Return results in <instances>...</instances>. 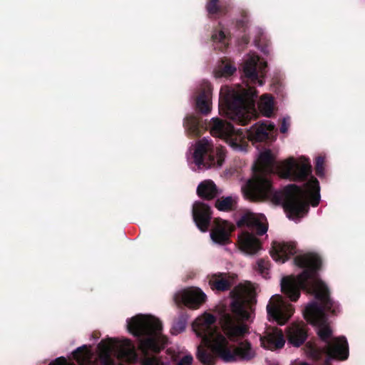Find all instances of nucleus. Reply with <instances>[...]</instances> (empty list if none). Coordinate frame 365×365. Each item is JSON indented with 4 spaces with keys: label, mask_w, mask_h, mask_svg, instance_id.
<instances>
[{
    "label": "nucleus",
    "mask_w": 365,
    "mask_h": 365,
    "mask_svg": "<svg viewBox=\"0 0 365 365\" xmlns=\"http://www.w3.org/2000/svg\"><path fill=\"white\" fill-rule=\"evenodd\" d=\"M227 36L223 31H219L212 34V38L215 42L221 43L220 49L223 51L228 46V43L226 41Z\"/></svg>",
    "instance_id": "obj_33"
},
{
    "label": "nucleus",
    "mask_w": 365,
    "mask_h": 365,
    "mask_svg": "<svg viewBox=\"0 0 365 365\" xmlns=\"http://www.w3.org/2000/svg\"><path fill=\"white\" fill-rule=\"evenodd\" d=\"M274 163V158L270 150L259 154L257 162L252 168L255 175L243 188L247 198L252 201H260L272 195V185L267 175L272 172Z\"/></svg>",
    "instance_id": "obj_7"
},
{
    "label": "nucleus",
    "mask_w": 365,
    "mask_h": 365,
    "mask_svg": "<svg viewBox=\"0 0 365 365\" xmlns=\"http://www.w3.org/2000/svg\"><path fill=\"white\" fill-rule=\"evenodd\" d=\"M198 169L221 167L225 161V151L222 148H214L211 140L204 138L195 144L192 155Z\"/></svg>",
    "instance_id": "obj_9"
},
{
    "label": "nucleus",
    "mask_w": 365,
    "mask_h": 365,
    "mask_svg": "<svg viewBox=\"0 0 365 365\" xmlns=\"http://www.w3.org/2000/svg\"><path fill=\"white\" fill-rule=\"evenodd\" d=\"M238 245L240 250L248 255H255L261 249L259 240L248 231L242 232L238 236Z\"/></svg>",
    "instance_id": "obj_19"
},
{
    "label": "nucleus",
    "mask_w": 365,
    "mask_h": 365,
    "mask_svg": "<svg viewBox=\"0 0 365 365\" xmlns=\"http://www.w3.org/2000/svg\"><path fill=\"white\" fill-rule=\"evenodd\" d=\"M259 108L264 115L268 118L271 117L274 110L273 98L267 94L263 95L261 98Z\"/></svg>",
    "instance_id": "obj_31"
},
{
    "label": "nucleus",
    "mask_w": 365,
    "mask_h": 365,
    "mask_svg": "<svg viewBox=\"0 0 365 365\" xmlns=\"http://www.w3.org/2000/svg\"><path fill=\"white\" fill-rule=\"evenodd\" d=\"M232 299L231 309L234 315L225 313L220 322L225 333L231 339L244 336L249 327L242 321H249L257 302L255 298L247 293L245 287L237 285L230 292Z\"/></svg>",
    "instance_id": "obj_4"
},
{
    "label": "nucleus",
    "mask_w": 365,
    "mask_h": 365,
    "mask_svg": "<svg viewBox=\"0 0 365 365\" xmlns=\"http://www.w3.org/2000/svg\"><path fill=\"white\" fill-rule=\"evenodd\" d=\"M73 357L78 365H88L91 360V353L86 345L77 348L73 352Z\"/></svg>",
    "instance_id": "obj_30"
},
{
    "label": "nucleus",
    "mask_w": 365,
    "mask_h": 365,
    "mask_svg": "<svg viewBox=\"0 0 365 365\" xmlns=\"http://www.w3.org/2000/svg\"><path fill=\"white\" fill-rule=\"evenodd\" d=\"M121 351L123 354L135 355L134 348L130 339H124L120 344Z\"/></svg>",
    "instance_id": "obj_36"
},
{
    "label": "nucleus",
    "mask_w": 365,
    "mask_h": 365,
    "mask_svg": "<svg viewBox=\"0 0 365 365\" xmlns=\"http://www.w3.org/2000/svg\"><path fill=\"white\" fill-rule=\"evenodd\" d=\"M287 336L289 344L295 347H299L308 337L306 324L302 322L292 323L287 328Z\"/></svg>",
    "instance_id": "obj_17"
},
{
    "label": "nucleus",
    "mask_w": 365,
    "mask_h": 365,
    "mask_svg": "<svg viewBox=\"0 0 365 365\" xmlns=\"http://www.w3.org/2000/svg\"><path fill=\"white\" fill-rule=\"evenodd\" d=\"M215 322L216 318L212 314H205L192 323V329L197 336L204 340H210V351L201 345L197 346L196 356L203 365H213L215 357L225 362H232L237 359L250 360L254 356L250 342H242L237 346H234L230 345L222 334L214 336L215 330L212 326Z\"/></svg>",
    "instance_id": "obj_3"
},
{
    "label": "nucleus",
    "mask_w": 365,
    "mask_h": 365,
    "mask_svg": "<svg viewBox=\"0 0 365 365\" xmlns=\"http://www.w3.org/2000/svg\"><path fill=\"white\" fill-rule=\"evenodd\" d=\"M208 128L212 135L225 139L235 150H242L245 135L242 130H236L232 123L220 118H212Z\"/></svg>",
    "instance_id": "obj_10"
},
{
    "label": "nucleus",
    "mask_w": 365,
    "mask_h": 365,
    "mask_svg": "<svg viewBox=\"0 0 365 365\" xmlns=\"http://www.w3.org/2000/svg\"><path fill=\"white\" fill-rule=\"evenodd\" d=\"M193 220L201 232H207L210 225L212 211L210 206L202 202H195L192 206Z\"/></svg>",
    "instance_id": "obj_15"
},
{
    "label": "nucleus",
    "mask_w": 365,
    "mask_h": 365,
    "mask_svg": "<svg viewBox=\"0 0 365 365\" xmlns=\"http://www.w3.org/2000/svg\"><path fill=\"white\" fill-rule=\"evenodd\" d=\"M143 365H160L155 358H147L143 361Z\"/></svg>",
    "instance_id": "obj_40"
},
{
    "label": "nucleus",
    "mask_w": 365,
    "mask_h": 365,
    "mask_svg": "<svg viewBox=\"0 0 365 365\" xmlns=\"http://www.w3.org/2000/svg\"><path fill=\"white\" fill-rule=\"evenodd\" d=\"M282 178L297 182H304V188L295 184L287 185L283 190V207L289 219L303 216L309 210V203L317 207L320 202L319 180L312 175V167L308 158L302 157L299 162L289 158L279 167Z\"/></svg>",
    "instance_id": "obj_2"
},
{
    "label": "nucleus",
    "mask_w": 365,
    "mask_h": 365,
    "mask_svg": "<svg viewBox=\"0 0 365 365\" xmlns=\"http://www.w3.org/2000/svg\"><path fill=\"white\" fill-rule=\"evenodd\" d=\"M183 125L188 135L194 137H200L206 129L202 120L194 115L187 116Z\"/></svg>",
    "instance_id": "obj_25"
},
{
    "label": "nucleus",
    "mask_w": 365,
    "mask_h": 365,
    "mask_svg": "<svg viewBox=\"0 0 365 365\" xmlns=\"http://www.w3.org/2000/svg\"><path fill=\"white\" fill-rule=\"evenodd\" d=\"M189 315L185 309L180 311L178 316L174 319L173 327L170 329V333L173 335H178V334L185 330Z\"/></svg>",
    "instance_id": "obj_28"
},
{
    "label": "nucleus",
    "mask_w": 365,
    "mask_h": 365,
    "mask_svg": "<svg viewBox=\"0 0 365 365\" xmlns=\"http://www.w3.org/2000/svg\"><path fill=\"white\" fill-rule=\"evenodd\" d=\"M257 270L264 277L268 274V270L270 267V262L269 260L264 259H260L257 261Z\"/></svg>",
    "instance_id": "obj_35"
},
{
    "label": "nucleus",
    "mask_w": 365,
    "mask_h": 365,
    "mask_svg": "<svg viewBox=\"0 0 365 365\" xmlns=\"http://www.w3.org/2000/svg\"><path fill=\"white\" fill-rule=\"evenodd\" d=\"M267 315L279 325H284L293 315L294 307L282 296H273L267 305Z\"/></svg>",
    "instance_id": "obj_11"
},
{
    "label": "nucleus",
    "mask_w": 365,
    "mask_h": 365,
    "mask_svg": "<svg viewBox=\"0 0 365 365\" xmlns=\"http://www.w3.org/2000/svg\"><path fill=\"white\" fill-rule=\"evenodd\" d=\"M257 91L254 86L235 90L222 86L220 92L219 111L221 115L241 125H247L251 120L249 110L255 107Z\"/></svg>",
    "instance_id": "obj_5"
},
{
    "label": "nucleus",
    "mask_w": 365,
    "mask_h": 365,
    "mask_svg": "<svg viewBox=\"0 0 365 365\" xmlns=\"http://www.w3.org/2000/svg\"><path fill=\"white\" fill-rule=\"evenodd\" d=\"M234 230V227L229 222L223 220L217 223L211 230L212 240L219 245H225L230 243V235Z\"/></svg>",
    "instance_id": "obj_18"
},
{
    "label": "nucleus",
    "mask_w": 365,
    "mask_h": 365,
    "mask_svg": "<svg viewBox=\"0 0 365 365\" xmlns=\"http://www.w3.org/2000/svg\"><path fill=\"white\" fill-rule=\"evenodd\" d=\"M236 71V67L231 63L222 61L217 74L220 77H228Z\"/></svg>",
    "instance_id": "obj_32"
},
{
    "label": "nucleus",
    "mask_w": 365,
    "mask_h": 365,
    "mask_svg": "<svg viewBox=\"0 0 365 365\" xmlns=\"http://www.w3.org/2000/svg\"><path fill=\"white\" fill-rule=\"evenodd\" d=\"M193 358L192 355L188 354L183 356L178 365H192Z\"/></svg>",
    "instance_id": "obj_38"
},
{
    "label": "nucleus",
    "mask_w": 365,
    "mask_h": 365,
    "mask_svg": "<svg viewBox=\"0 0 365 365\" xmlns=\"http://www.w3.org/2000/svg\"><path fill=\"white\" fill-rule=\"evenodd\" d=\"M211 96H212V86L210 83H204L200 90L198 96L195 99L196 109L201 113L207 115L211 110Z\"/></svg>",
    "instance_id": "obj_21"
},
{
    "label": "nucleus",
    "mask_w": 365,
    "mask_h": 365,
    "mask_svg": "<svg viewBox=\"0 0 365 365\" xmlns=\"http://www.w3.org/2000/svg\"><path fill=\"white\" fill-rule=\"evenodd\" d=\"M215 207L222 212H230L237 208V199L232 197H221L215 201Z\"/></svg>",
    "instance_id": "obj_29"
},
{
    "label": "nucleus",
    "mask_w": 365,
    "mask_h": 365,
    "mask_svg": "<svg viewBox=\"0 0 365 365\" xmlns=\"http://www.w3.org/2000/svg\"><path fill=\"white\" fill-rule=\"evenodd\" d=\"M208 284L213 291L225 292L230 289L232 282L229 273L218 272L208 276Z\"/></svg>",
    "instance_id": "obj_22"
},
{
    "label": "nucleus",
    "mask_w": 365,
    "mask_h": 365,
    "mask_svg": "<svg viewBox=\"0 0 365 365\" xmlns=\"http://www.w3.org/2000/svg\"><path fill=\"white\" fill-rule=\"evenodd\" d=\"M306 349L308 356L316 361H321L325 355L324 365H331L332 360L345 361L349 356L348 341L344 336L332 338L322 347L307 342Z\"/></svg>",
    "instance_id": "obj_8"
},
{
    "label": "nucleus",
    "mask_w": 365,
    "mask_h": 365,
    "mask_svg": "<svg viewBox=\"0 0 365 365\" xmlns=\"http://www.w3.org/2000/svg\"><path fill=\"white\" fill-rule=\"evenodd\" d=\"M266 67V62L260 63L257 56H252L245 61L242 65V70L247 81L262 86Z\"/></svg>",
    "instance_id": "obj_12"
},
{
    "label": "nucleus",
    "mask_w": 365,
    "mask_h": 365,
    "mask_svg": "<svg viewBox=\"0 0 365 365\" xmlns=\"http://www.w3.org/2000/svg\"><path fill=\"white\" fill-rule=\"evenodd\" d=\"M205 8L210 17L215 18L225 15L228 11L227 5L220 0H207Z\"/></svg>",
    "instance_id": "obj_27"
},
{
    "label": "nucleus",
    "mask_w": 365,
    "mask_h": 365,
    "mask_svg": "<svg viewBox=\"0 0 365 365\" xmlns=\"http://www.w3.org/2000/svg\"><path fill=\"white\" fill-rule=\"evenodd\" d=\"M247 21L245 17L236 21L235 26L238 30L245 32L247 27Z\"/></svg>",
    "instance_id": "obj_37"
},
{
    "label": "nucleus",
    "mask_w": 365,
    "mask_h": 365,
    "mask_svg": "<svg viewBox=\"0 0 365 365\" xmlns=\"http://www.w3.org/2000/svg\"><path fill=\"white\" fill-rule=\"evenodd\" d=\"M48 365H75L73 364H68L66 358L63 356H61L55 359L53 361L51 362Z\"/></svg>",
    "instance_id": "obj_39"
},
{
    "label": "nucleus",
    "mask_w": 365,
    "mask_h": 365,
    "mask_svg": "<svg viewBox=\"0 0 365 365\" xmlns=\"http://www.w3.org/2000/svg\"><path fill=\"white\" fill-rule=\"evenodd\" d=\"M118 344V341L112 338L107 340H102L98 345L101 351V360L103 365H120L115 363L110 356V354Z\"/></svg>",
    "instance_id": "obj_24"
},
{
    "label": "nucleus",
    "mask_w": 365,
    "mask_h": 365,
    "mask_svg": "<svg viewBox=\"0 0 365 365\" xmlns=\"http://www.w3.org/2000/svg\"><path fill=\"white\" fill-rule=\"evenodd\" d=\"M297 253V247L294 242H277L272 243L270 255L272 259L278 262L284 263L290 257Z\"/></svg>",
    "instance_id": "obj_16"
},
{
    "label": "nucleus",
    "mask_w": 365,
    "mask_h": 365,
    "mask_svg": "<svg viewBox=\"0 0 365 365\" xmlns=\"http://www.w3.org/2000/svg\"><path fill=\"white\" fill-rule=\"evenodd\" d=\"M239 227H247L252 231H255L257 235L262 236L267 231L268 227L262 223L254 214L245 213L237 221Z\"/></svg>",
    "instance_id": "obj_20"
},
{
    "label": "nucleus",
    "mask_w": 365,
    "mask_h": 365,
    "mask_svg": "<svg viewBox=\"0 0 365 365\" xmlns=\"http://www.w3.org/2000/svg\"><path fill=\"white\" fill-rule=\"evenodd\" d=\"M261 341L263 347L272 351L282 349L285 344L282 331L277 328L261 339Z\"/></svg>",
    "instance_id": "obj_23"
},
{
    "label": "nucleus",
    "mask_w": 365,
    "mask_h": 365,
    "mask_svg": "<svg viewBox=\"0 0 365 365\" xmlns=\"http://www.w3.org/2000/svg\"><path fill=\"white\" fill-rule=\"evenodd\" d=\"M299 365H309V364L307 362H302Z\"/></svg>",
    "instance_id": "obj_43"
},
{
    "label": "nucleus",
    "mask_w": 365,
    "mask_h": 365,
    "mask_svg": "<svg viewBox=\"0 0 365 365\" xmlns=\"http://www.w3.org/2000/svg\"><path fill=\"white\" fill-rule=\"evenodd\" d=\"M206 298V294L200 289L192 287L175 294V302L178 306L198 309L205 302Z\"/></svg>",
    "instance_id": "obj_13"
},
{
    "label": "nucleus",
    "mask_w": 365,
    "mask_h": 365,
    "mask_svg": "<svg viewBox=\"0 0 365 365\" xmlns=\"http://www.w3.org/2000/svg\"><path fill=\"white\" fill-rule=\"evenodd\" d=\"M325 158L324 156L319 155L315 159V172L316 175L319 178H323L324 173Z\"/></svg>",
    "instance_id": "obj_34"
},
{
    "label": "nucleus",
    "mask_w": 365,
    "mask_h": 365,
    "mask_svg": "<svg viewBox=\"0 0 365 365\" xmlns=\"http://www.w3.org/2000/svg\"><path fill=\"white\" fill-rule=\"evenodd\" d=\"M197 194L202 199L212 200L217 195V186L211 180H204L198 185Z\"/></svg>",
    "instance_id": "obj_26"
},
{
    "label": "nucleus",
    "mask_w": 365,
    "mask_h": 365,
    "mask_svg": "<svg viewBox=\"0 0 365 365\" xmlns=\"http://www.w3.org/2000/svg\"><path fill=\"white\" fill-rule=\"evenodd\" d=\"M127 327L128 331L138 338V348L145 356L150 353L158 354L164 348L158 340L163 329L158 319L150 315L137 314L127 319Z\"/></svg>",
    "instance_id": "obj_6"
},
{
    "label": "nucleus",
    "mask_w": 365,
    "mask_h": 365,
    "mask_svg": "<svg viewBox=\"0 0 365 365\" xmlns=\"http://www.w3.org/2000/svg\"><path fill=\"white\" fill-rule=\"evenodd\" d=\"M274 125L269 121L258 122L253 125L247 131V136L253 143L272 140Z\"/></svg>",
    "instance_id": "obj_14"
},
{
    "label": "nucleus",
    "mask_w": 365,
    "mask_h": 365,
    "mask_svg": "<svg viewBox=\"0 0 365 365\" xmlns=\"http://www.w3.org/2000/svg\"><path fill=\"white\" fill-rule=\"evenodd\" d=\"M250 41V38L248 36H247L246 34L243 35L241 38V42L245 43V44H247Z\"/></svg>",
    "instance_id": "obj_42"
},
{
    "label": "nucleus",
    "mask_w": 365,
    "mask_h": 365,
    "mask_svg": "<svg viewBox=\"0 0 365 365\" xmlns=\"http://www.w3.org/2000/svg\"><path fill=\"white\" fill-rule=\"evenodd\" d=\"M294 262L304 270L297 277H283L281 290L291 301L296 302L300 297V289H304L313 294L320 302V304L317 302L309 303L304 311V316L308 322L319 327L317 334L327 344L332 339V330L326 325V312L337 315L341 312V309L339 303L330 297L327 286L317 277V272L322 267V259L317 254L307 253L296 256Z\"/></svg>",
    "instance_id": "obj_1"
},
{
    "label": "nucleus",
    "mask_w": 365,
    "mask_h": 365,
    "mask_svg": "<svg viewBox=\"0 0 365 365\" xmlns=\"http://www.w3.org/2000/svg\"><path fill=\"white\" fill-rule=\"evenodd\" d=\"M289 123H287L286 119L284 118L282 120V122L280 128H279L280 132L282 133H287V131L288 130V128H289Z\"/></svg>",
    "instance_id": "obj_41"
}]
</instances>
